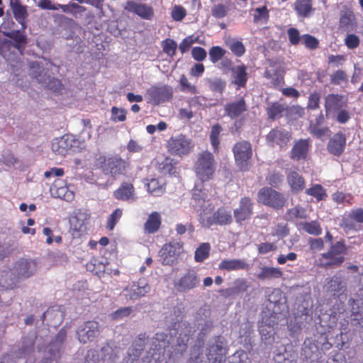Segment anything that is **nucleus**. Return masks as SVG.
<instances>
[{"label": "nucleus", "mask_w": 363, "mask_h": 363, "mask_svg": "<svg viewBox=\"0 0 363 363\" xmlns=\"http://www.w3.org/2000/svg\"><path fill=\"white\" fill-rule=\"evenodd\" d=\"M94 165L105 175L113 179L125 174L130 167V163L121 157L114 155L105 156L99 155L95 160Z\"/></svg>", "instance_id": "obj_1"}, {"label": "nucleus", "mask_w": 363, "mask_h": 363, "mask_svg": "<svg viewBox=\"0 0 363 363\" xmlns=\"http://www.w3.org/2000/svg\"><path fill=\"white\" fill-rule=\"evenodd\" d=\"M216 170V162L213 155L208 151L199 154L194 166V172L199 180L203 184L213 178Z\"/></svg>", "instance_id": "obj_2"}, {"label": "nucleus", "mask_w": 363, "mask_h": 363, "mask_svg": "<svg viewBox=\"0 0 363 363\" xmlns=\"http://www.w3.org/2000/svg\"><path fill=\"white\" fill-rule=\"evenodd\" d=\"M199 216V221L201 225L207 228L213 225H228L233 222L231 211L224 206L218 208L211 216H207L206 210L201 211Z\"/></svg>", "instance_id": "obj_3"}, {"label": "nucleus", "mask_w": 363, "mask_h": 363, "mask_svg": "<svg viewBox=\"0 0 363 363\" xmlns=\"http://www.w3.org/2000/svg\"><path fill=\"white\" fill-rule=\"evenodd\" d=\"M194 147V141L184 134L172 136L167 142L168 152L174 156L187 155L193 151Z\"/></svg>", "instance_id": "obj_4"}, {"label": "nucleus", "mask_w": 363, "mask_h": 363, "mask_svg": "<svg viewBox=\"0 0 363 363\" xmlns=\"http://www.w3.org/2000/svg\"><path fill=\"white\" fill-rule=\"evenodd\" d=\"M235 164L241 171H247L252 156V145L247 140L236 143L233 147Z\"/></svg>", "instance_id": "obj_5"}, {"label": "nucleus", "mask_w": 363, "mask_h": 363, "mask_svg": "<svg viewBox=\"0 0 363 363\" xmlns=\"http://www.w3.org/2000/svg\"><path fill=\"white\" fill-rule=\"evenodd\" d=\"M45 69L37 62H32L29 65V74L38 80L39 83L46 84L48 89L53 92H60L63 89L61 81L56 78H50V76L42 74Z\"/></svg>", "instance_id": "obj_6"}, {"label": "nucleus", "mask_w": 363, "mask_h": 363, "mask_svg": "<svg viewBox=\"0 0 363 363\" xmlns=\"http://www.w3.org/2000/svg\"><path fill=\"white\" fill-rule=\"evenodd\" d=\"M257 200L262 204L274 209L281 208L286 202L283 194L270 187H262L257 194Z\"/></svg>", "instance_id": "obj_7"}, {"label": "nucleus", "mask_w": 363, "mask_h": 363, "mask_svg": "<svg viewBox=\"0 0 363 363\" xmlns=\"http://www.w3.org/2000/svg\"><path fill=\"white\" fill-rule=\"evenodd\" d=\"M200 281L197 272L189 269L174 281V288L179 293H187L199 286Z\"/></svg>", "instance_id": "obj_8"}, {"label": "nucleus", "mask_w": 363, "mask_h": 363, "mask_svg": "<svg viewBox=\"0 0 363 363\" xmlns=\"http://www.w3.org/2000/svg\"><path fill=\"white\" fill-rule=\"evenodd\" d=\"M291 139V133L280 127L272 128L266 135L268 145L272 147L278 146L280 149H286Z\"/></svg>", "instance_id": "obj_9"}, {"label": "nucleus", "mask_w": 363, "mask_h": 363, "mask_svg": "<svg viewBox=\"0 0 363 363\" xmlns=\"http://www.w3.org/2000/svg\"><path fill=\"white\" fill-rule=\"evenodd\" d=\"M151 290V286L145 278L133 281L123 289L125 296L130 300H138L144 297Z\"/></svg>", "instance_id": "obj_10"}, {"label": "nucleus", "mask_w": 363, "mask_h": 363, "mask_svg": "<svg viewBox=\"0 0 363 363\" xmlns=\"http://www.w3.org/2000/svg\"><path fill=\"white\" fill-rule=\"evenodd\" d=\"M100 333V324L96 320L84 322L77 331V338L82 343L92 342Z\"/></svg>", "instance_id": "obj_11"}, {"label": "nucleus", "mask_w": 363, "mask_h": 363, "mask_svg": "<svg viewBox=\"0 0 363 363\" xmlns=\"http://www.w3.org/2000/svg\"><path fill=\"white\" fill-rule=\"evenodd\" d=\"M37 271V262L32 259L21 258L17 260L12 268L13 274L18 279H28Z\"/></svg>", "instance_id": "obj_12"}, {"label": "nucleus", "mask_w": 363, "mask_h": 363, "mask_svg": "<svg viewBox=\"0 0 363 363\" xmlns=\"http://www.w3.org/2000/svg\"><path fill=\"white\" fill-rule=\"evenodd\" d=\"M324 107L325 116H333L339 110L347 107V99L341 94H329L324 98Z\"/></svg>", "instance_id": "obj_13"}, {"label": "nucleus", "mask_w": 363, "mask_h": 363, "mask_svg": "<svg viewBox=\"0 0 363 363\" xmlns=\"http://www.w3.org/2000/svg\"><path fill=\"white\" fill-rule=\"evenodd\" d=\"M25 30H13L9 32H3V34L9 38L11 40L4 39L2 45L13 46L20 52H22L27 45L28 39L25 34Z\"/></svg>", "instance_id": "obj_14"}, {"label": "nucleus", "mask_w": 363, "mask_h": 363, "mask_svg": "<svg viewBox=\"0 0 363 363\" xmlns=\"http://www.w3.org/2000/svg\"><path fill=\"white\" fill-rule=\"evenodd\" d=\"M147 94L154 104L169 101L173 96L172 88L167 85L152 86L147 91Z\"/></svg>", "instance_id": "obj_15"}, {"label": "nucleus", "mask_w": 363, "mask_h": 363, "mask_svg": "<svg viewBox=\"0 0 363 363\" xmlns=\"http://www.w3.org/2000/svg\"><path fill=\"white\" fill-rule=\"evenodd\" d=\"M207 359L208 363H223L226 359V349L224 342L218 336L214 342L208 349Z\"/></svg>", "instance_id": "obj_16"}, {"label": "nucleus", "mask_w": 363, "mask_h": 363, "mask_svg": "<svg viewBox=\"0 0 363 363\" xmlns=\"http://www.w3.org/2000/svg\"><path fill=\"white\" fill-rule=\"evenodd\" d=\"M89 215L82 211L76 212L69 218V231L74 238L80 237L86 230Z\"/></svg>", "instance_id": "obj_17"}, {"label": "nucleus", "mask_w": 363, "mask_h": 363, "mask_svg": "<svg viewBox=\"0 0 363 363\" xmlns=\"http://www.w3.org/2000/svg\"><path fill=\"white\" fill-rule=\"evenodd\" d=\"M253 213V203L248 196L241 198L239 206L233 211L235 222L241 224L251 218Z\"/></svg>", "instance_id": "obj_18"}, {"label": "nucleus", "mask_w": 363, "mask_h": 363, "mask_svg": "<svg viewBox=\"0 0 363 363\" xmlns=\"http://www.w3.org/2000/svg\"><path fill=\"white\" fill-rule=\"evenodd\" d=\"M128 12L138 15L145 20H151L155 15L153 8L146 4L128 1L124 6Z\"/></svg>", "instance_id": "obj_19"}, {"label": "nucleus", "mask_w": 363, "mask_h": 363, "mask_svg": "<svg viewBox=\"0 0 363 363\" xmlns=\"http://www.w3.org/2000/svg\"><path fill=\"white\" fill-rule=\"evenodd\" d=\"M346 142V135L341 131H338L330 138L327 144V150L330 154L340 157L345 152Z\"/></svg>", "instance_id": "obj_20"}, {"label": "nucleus", "mask_w": 363, "mask_h": 363, "mask_svg": "<svg viewBox=\"0 0 363 363\" xmlns=\"http://www.w3.org/2000/svg\"><path fill=\"white\" fill-rule=\"evenodd\" d=\"M183 250V243L182 242L172 241L164 244L160 251V256L163 260V263L169 264L171 258H176Z\"/></svg>", "instance_id": "obj_21"}, {"label": "nucleus", "mask_w": 363, "mask_h": 363, "mask_svg": "<svg viewBox=\"0 0 363 363\" xmlns=\"http://www.w3.org/2000/svg\"><path fill=\"white\" fill-rule=\"evenodd\" d=\"M345 259L337 257L329 250L320 255L315 259V265L325 269H333L340 267L344 262Z\"/></svg>", "instance_id": "obj_22"}, {"label": "nucleus", "mask_w": 363, "mask_h": 363, "mask_svg": "<svg viewBox=\"0 0 363 363\" xmlns=\"http://www.w3.org/2000/svg\"><path fill=\"white\" fill-rule=\"evenodd\" d=\"M192 200L194 206L199 208V211H200V212L206 210L208 207H211V206L210 200L207 199V194L202 184H195L192 189Z\"/></svg>", "instance_id": "obj_23"}, {"label": "nucleus", "mask_w": 363, "mask_h": 363, "mask_svg": "<svg viewBox=\"0 0 363 363\" xmlns=\"http://www.w3.org/2000/svg\"><path fill=\"white\" fill-rule=\"evenodd\" d=\"M224 111L226 116L232 119L240 117L247 111V106L244 97L242 96L235 101L227 103Z\"/></svg>", "instance_id": "obj_24"}, {"label": "nucleus", "mask_w": 363, "mask_h": 363, "mask_svg": "<svg viewBox=\"0 0 363 363\" xmlns=\"http://www.w3.org/2000/svg\"><path fill=\"white\" fill-rule=\"evenodd\" d=\"M356 223H363V208L352 209L342 220V227L347 230H357Z\"/></svg>", "instance_id": "obj_25"}, {"label": "nucleus", "mask_w": 363, "mask_h": 363, "mask_svg": "<svg viewBox=\"0 0 363 363\" xmlns=\"http://www.w3.org/2000/svg\"><path fill=\"white\" fill-rule=\"evenodd\" d=\"M232 83L236 86V89L246 87L248 80L247 67L245 65H237L231 69Z\"/></svg>", "instance_id": "obj_26"}, {"label": "nucleus", "mask_w": 363, "mask_h": 363, "mask_svg": "<svg viewBox=\"0 0 363 363\" xmlns=\"http://www.w3.org/2000/svg\"><path fill=\"white\" fill-rule=\"evenodd\" d=\"M10 6L15 19L21 24V29L25 30L28 18L26 6L22 5L19 0H11Z\"/></svg>", "instance_id": "obj_27"}, {"label": "nucleus", "mask_w": 363, "mask_h": 363, "mask_svg": "<svg viewBox=\"0 0 363 363\" xmlns=\"http://www.w3.org/2000/svg\"><path fill=\"white\" fill-rule=\"evenodd\" d=\"M113 196L119 201H129L135 199V188L133 184L123 182L120 186L113 191Z\"/></svg>", "instance_id": "obj_28"}, {"label": "nucleus", "mask_w": 363, "mask_h": 363, "mask_svg": "<svg viewBox=\"0 0 363 363\" xmlns=\"http://www.w3.org/2000/svg\"><path fill=\"white\" fill-rule=\"evenodd\" d=\"M287 182L293 194H298L305 189L304 178L296 171H290L286 176Z\"/></svg>", "instance_id": "obj_29"}, {"label": "nucleus", "mask_w": 363, "mask_h": 363, "mask_svg": "<svg viewBox=\"0 0 363 363\" xmlns=\"http://www.w3.org/2000/svg\"><path fill=\"white\" fill-rule=\"evenodd\" d=\"M52 193L60 199L68 201L72 199L74 194L68 190L65 182L57 179L55 180L51 186Z\"/></svg>", "instance_id": "obj_30"}, {"label": "nucleus", "mask_w": 363, "mask_h": 363, "mask_svg": "<svg viewBox=\"0 0 363 363\" xmlns=\"http://www.w3.org/2000/svg\"><path fill=\"white\" fill-rule=\"evenodd\" d=\"M169 335L164 333H157L152 340L151 349L160 354H164L170 345Z\"/></svg>", "instance_id": "obj_31"}, {"label": "nucleus", "mask_w": 363, "mask_h": 363, "mask_svg": "<svg viewBox=\"0 0 363 363\" xmlns=\"http://www.w3.org/2000/svg\"><path fill=\"white\" fill-rule=\"evenodd\" d=\"M309 147L308 139H300L296 142L291 151V157L293 160H300L306 159Z\"/></svg>", "instance_id": "obj_32"}, {"label": "nucleus", "mask_w": 363, "mask_h": 363, "mask_svg": "<svg viewBox=\"0 0 363 363\" xmlns=\"http://www.w3.org/2000/svg\"><path fill=\"white\" fill-rule=\"evenodd\" d=\"M328 291L338 296L346 291V283L344 278L338 274H335L327 282Z\"/></svg>", "instance_id": "obj_33"}, {"label": "nucleus", "mask_w": 363, "mask_h": 363, "mask_svg": "<svg viewBox=\"0 0 363 363\" xmlns=\"http://www.w3.org/2000/svg\"><path fill=\"white\" fill-rule=\"evenodd\" d=\"M356 26L355 16L352 11H342L340 14L339 28L345 31H351Z\"/></svg>", "instance_id": "obj_34"}, {"label": "nucleus", "mask_w": 363, "mask_h": 363, "mask_svg": "<svg viewBox=\"0 0 363 363\" xmlns=\"http://www.w3.org/2000/svg\"><path fill=\"white\" fill-rule=\"evenodd\" d=\"M218 269L220 270L235 271L240 269H248L249 264L243 259H223L218 264Z\"/></svg>", "instance_id": "obj_35"}, {"label": "nucleus", "mask_w": 363, "mask_h": 363, "mask_svg": "<svg viewBox=\"0 0 363 363\" xmlns=\"http://www.w3.org/2000/svg\"><path fill=\"white\" fill-rule=\"evenodd\" d=\"M294 10L297 15L302 18H308L315 11L313 7V0H296Z\"/></svg>", "instance_id": "obj_36"}, {"label": "nucleus", "mask_w": 363, "mask_h": 363, "mask_svg": "<svg viewBox=\"0 0 363 363\" xmlns=\"http://www.w3.org/2000/svg\"><path fill=\"white\" fill-rule=\"evenodd\" d=\"M166 182L164 178H152L146 183L147 191L154 196H161L165 191Z\"/></svg>", "instance_id": "obj_37"}, {"label": "nucleus", "mask_w": 363, "mask_h": 363, "mask_svg": "<svg viewBox=\"0 0 363 363\" xmlns=\"http://www.w3.org/2000/svg\"><path fill=\"white\" fill-rule=\"evenodd\" d=\"M162 224V218L159 212L154 211L151 213L146 222L144 224V230L147 233H155L160 228Z\"/></svg>", "instance_id": "obj_38"}, {"label": "nucleus", "mask_w": 363, "mask_h": 363, "mask_svg": "<svg viewBox=\"0 0 363 363\" xmlns=\"http://www.w3.org/2000/svg\"><path fill=\"white\" fill-rule=\"evenodd\" d=\"M286 110L287 108L284 104L276 101L268 105L266 112L269 119L275 120L281 118Z\"/></svg>", "instance_id": "obj_39"}, {"label": "nucleus", "mask_w": 363, "mask_h": 363, "mask_svg": "<svg viewBox=\"0 0 363 363\" xmlns=\"http://www.w3.org/2000/svg\"><path fill=\"white\" fill-rule=\"evenodd\" d=\"M305 194L315 198L317 202L324 201L328 197L326 190L319 184L311 185V186L306 189Z\"/></svg>", "instance_id": "obj_40"}, {"label": "nucleus", "mask_w": 363, "mask_h": 363, "mask_svg": "<svg viewBox=\"0 0 363 363\" xmlns=\"http://www.w3.org/2000/svg\"><path fill=\"white\" fill-rule=\"evenodd\" d=\"M283 273L279 268L273 267H263L260 272L257 274V278L260 280L279 279L281 277Z\"/></svg>", "instance_id": "obj_41"}, {"label": "nucleus", "mask_w": 363, "mask_h": 363, "mask_svg": "<svg viewBox=\"0 0 363 363\" xmlns=\"http://www.w3.org/2000/svg\"><path fill=\"white\" fill-rule=\"evenodd\" d=\"M328 250L337 257L345 259V256L348 252V247L345 240L341 239L339 241L332 243Z\"/></svg>", "instance_id": "obj_42"}, {"label": "nucleus", "mask_w": 363, "mask_h": 363, "mask_svg": "<svg viewBox=\"0 0 363 363\" xmlns=\"http://www.w3.org/2000/svg\"><path fill=\"white\" fill-rule=\"evenodd\" d=\"M211 245L208 242H203L194 252V259L196 262H203L210 255Z\"/></svg>", "instance_id": "obj_43"}, {"label": "nucleus", "mask_w": 363, "mask_h": 363, "mask_svg": "<svg viewBox=\"0 0 363 363\" xmlns=\"http://www.w3.org/2000/svg\"><path fill=\"white\" fill-rule=\"evenodd\" d=\"M222 130L223 128L218 123H216L211 127L209 138L214 152H218V150L220 145V135Z\"/></svg>", "instance_id": "obj_44"}, {"label": "nucleus", "mask_w": 363, "mask_h": 363, "mask_svg": "<svg viewBox=\"0 0 363 363\" xmlns=\"http://www.w3.org/2000/svg\"><path fill=\"white\" fill-rule=\"evenodd\" d=\"M307 213L304 208L301 206H296L287 210L285 218L287 220H294L297 218H306Z\"/></svg>", "instance_id": "obj_45"}, {"label": "nucleus", "mask_w": 363, "mask_h": 363, "mask_svg": "<svg viewBox=\"0 0 363 363\" xmlns=\"http://www.w3.org/2000/svg\"><path fill=\"white\" fill-rule=\"evenodd\" d=\"M301 229L307 233L313 235H320L322 228L318 221L303 222L300 223Z\"/></svg>", "instance_id": "obj_46"}, {"label": "nucleus", "mask_w": 363, "mask_h": 363, "mask_svg": "<svg viewBox=\"0 0 363 363\" xmlns=\"http://www.w3.org/2000/svg\"><path fill=\"white\" fill-rule=\"evenodd\" d=\"M189 340V337L187 335H184L182 336L180 334L179 337H178L176 340L177 343H174L172 345V348L173 349V352L176 354H182L187 349V345Z\"/></svg>", "instance_id": "obj_47"}, {"label": "nucleus", "mask_w": 363, "mask_h": 363, "mask_svg": "<svg viewBox=\"0 0 363 363\" xmlns=\"http://www.w3.org/2000/svg\"><path fill=\"white\" fill-rule=\"evenodd\" d=\"M227 45L232 53L238 57H242L245 53V47L240 40L233 39Z\"/></svg>", "instance_id": "obj_48"}, {"label": "nucleus", "mask_w": 363, "mask_h": 363, "mask_svg": "<svg viewBox=\"0 0 363 363\" xmlns=\"http://www.w3.org/2000/svg\"><path fill=\"white\" fill-rule=\"evenodd\" d=\"M226 53V50L222 47L216 45L210 48L208 55L209 60L213 64L217 63L219 60H222Z\"/></svg>", "instance_id": "obj_49"}, {"label": "nucleus", "mask_w": 363, "mask_h": 363, "mask_svg": "<svg viewBox=\"0 0 363 363\" xmlns=\"http://www.w3.org/2000/svg\"><path fill=\"white\" fill-rule=\"evenodd\" d=\"M158 170L162 174H173L175 173V167L172 164V160L169 157H165L158 164Z\"/></svg>", "instance_id": "obj_50"}, {"label": "nucleus", "mask_w": 363, "mask_h": 363, "mask_svg": "<svg viewBox=\"0 0 363 363\" xmlns=\"http://www.w3.org/2000/svg\"><path fill=\"white\" fill-rule=\"evenodd\" d=\"M161 45L162 50L165 54L170 57L175 55L177 44L173 39L167 38L162 41Z\"/></svg>", "instance_id": "obj_51"}, {"label": "nucleus", "mask_w": 363, "mask_h": 363, "mask_svg": "<svg viewBox=\"0 0 363 363\" xmlns=\"http://www.w3.org/2000/svg\"><path fill=\"white\" fill-rule=\"evenodd\" d=\"M226 83L220 78L208 81V86L211 91L222 94L225 89Z\"/></svg>", "instance_id": "obj_52"}, {"label": "nucleus", "mask_w": 363, "mask_h": 363, "mask_svg": "<svg viewBox=\"0 0 363 363\" xmlns=\"http://www.w3.org/2000/svg\"><path fill=\"white\" fill-rule=\"evenodd\" d=\"M123 215V211L121 208H116L108 218L106 228L109 230H113L115 225L121 219Z\"/></svg>", "instance_id": "obj_53"}, {"label": "nucleus", "mask_w": 363, "mask_h": 363, "mask_svg": "<svg viewBox=\"0 0 363 363\" xmlns=\"http://www.w3.org/2000/svg\"><path fill=\"white\" fill-rule=\"evenodd\" d=\"M321 95L319 92L314 91L309 94L306 108L311 110H316L320 107Z\"/></svg>", "instance_id": "obj_54"}, {"label": "nucleus", "mask_w": 363, "mask_h": 363, "mask_svg": "<svg viewBox=\"0 0 363 363\" xmlns=\"http://www.w3.org/2000/svg\"><path fill=\"white\" fill-rule=\"evenodd\" d=\"M248 285L247 281L244 279H238L234 281V286L228 289L230 291L231 294H240L247 291Z\"/></svg>", "instance_id": "obj_55"}, {"label": "nucleus", "mask_w": 363, "mask_h": 363, "mask_svg": "<svg viewBox=\"0 0 363 363\" xmlns=\"http://www.w3.org/2000/svg\"><path fill=\"white\" fill-rule=\"evenodd\" d=\"M302 43L310 50H315L319 45V41L317 38L310 34H304L301 36Z\"/></svg>", "instance_id": "obj_56"}, {"label": "nucleus", "mask_w": 363, "mask_h": 363, "mask_svg": "<svg viewBox=\"0 0 363 363\" xmlns=\"http://www.w3.org/2000/svg\"><path fill=\"white\" fill-rule=\"evenodd\" d=\"M197 40L198 38L194 37L193 35H189L183 39L179 45V49L181 52L182 54L186 52L192 46V45L197 41Z\"/></svg>", "instance_id": "obj_57"}, {"label": "nucleus", "mask_w": 363, "mask_h": 363, "mask_svg": "<svg viewBox=\"0 0 363 363\" xmlns=\"http://www.w3.org/2000/svg\"><path fill=\"white\" fill-rule=\"evenodd\" d=\"M211 14L216 18H223L228 14V8L223 4H218L213 6Z\"/></svg>", "instance_id": "obj_58"}, {"label": "nucleus", "mask_w": 363, "mask_h": 363, "mask_svg": "<svg viewBox=\"0 0 363 363\" xmlns=\"http://www.w3.org/2000/svg\"><path fill=\"white\" fill-rule=\"evenodd\" d=\"M284 179V176L280 172H272L266 177L268 184L272 186H277L280 184Z\"/></svg>", "instance_id": "obj_59"}, {"label": "nucleus", "mask_w": 363, "mask_h": 363, "mask_svg": "<svg viewBox=\"0 0 363 363\" xmlns=\"http://www.w3.org/2000/svg\"><path fill=\"white\" fill-rule=\"evenodd\" d=\"M254 14V21L257 22L262 19L267 21L269 18V11L266 6L255 9Z\"/></svg>", "instance_id": "obj_60"}, {"label": "nucleus", "mask_w": 363, "mask_h": 363, "mask_svg": "<svg viewBox=\"0 0 363 363\" xmlns=\"http://www.w3.org/2000/svg\"><path fill=\"white\" fill-rule=\"evenodd\" d=\"M330 81L333 84H340L341 82H347V75L345 71L339 69L331 74Z\"/></svg>", "instance_id": "obj_61"}, {"label": "nucleus", "mask_w": 363, "mask_h": 363, "mask_svg": "<svg viewBox=\"0 0 363 363\" xmlns=\"http://www.w3.org/2000/svg\"><path fill=\"white\" fill-rule=\"evenodd\" d=\"M179 83L181 85L182 91H187L188 92L195 94L197 93V89L195 85H191L186 77L183 74L180 77Z\"/></svg>", "instance_id": "obj_62"}, {"label": "nucleus", "mask_w": 363, "mask_h": 363, "mask_svg": "<svg viewBox=\"0 0 363 363\" xmlns=\"http://www.w3.org/2000/svg\"><path fill=\"white\" fill-rule=\"evenodd\" d=\"M289 233V229L287 225L284 223H279L274 227L272 234L273 236L283 238L287 236Z\"/></svg>", "instance_id": "obj_63"}, {"label": "nucleus", "mask_w": 363, "mask_h": 363, "mask_svg": "<svg viewBox=\"0 0 363 363\" xmlns=\"http://www.w3.org/2000/svg\"><path fill=\"white\" fill-rule=\"evenodd\" d=\"M345 44L349 49H355L360 44L359 38L355 34H348L345 38Z\"/></svg>", "instance_id": "obj_64"}]
</instances>
